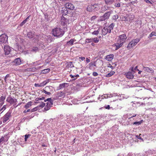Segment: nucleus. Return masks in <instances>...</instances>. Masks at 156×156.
<instances>
[{
    "instance_id": "obj_1",
    "label": "nucleus",
    "mask_w": 156,
    "mask_h": 156,
    "mask_svg": "<svg viewBox=\"0 0 156 156\" xmlns=\"http://www.w3.org/2000/svg\"><path fill=\"white\" fill-rule=\"evenodd\" d=\"M51 32L55 37H60L64 34V31L62 29L59 27H56L52 30Z\"/></svg>"
},
{
    "instance_id": "obj_2",
    "label": "nucleus",
    "mask_w": 156,
    "mask_h": 156,
    "mask_svg": "<svg viewBox=\"0 0 156 156\" xmlns=\"http://www.w3.org/2000/svg\"><path fill=\"white\" fill-rule=\"evenodd\" d=\"M65 8L64 9L62 10V12L63 13V15H66L68 11L67 10V9H68L71 10L74 9V7L73 5L70 3H67L65 4Z\"/></svg>"
},
{
    "instance_id": "obj_3",
    "label": "nucleus",
    "mask_w": 156,
    "mask_h": 156,
    "mask_svg": "<svg viewBox=\"0 0 156 156\" xmlns=\"http://www.w3.org/2000/svg\"><path fill=\"white\" fill-rule=\"evenodd\" d=\"M140 40V38H137L132 40V41L129 43L127 48L128 49H130L132 47L136 45Z\"/></svg>"
},
{
    "instance_id": "obj_4",
    "label": "nucleus",
    "mask_w": 156,
    "mask_h": 156,
    "mask_svg": "<svg viewBox=\"0 0 156 156\" xmlns=\"http://www.w3.org/2000/svg\"><path fill=\"white\" fill-rule=\"evenodd\" d=\"M8 36L5 34L0 36V44L3 45L8 44Z\"/></svg>"
},
{
    "instance_id": "obj_5",
    "label": "nucleus",
    "mask_w": 156,
    "mask_h": 156,
    "mask_svg": "<svg viewBox=\"0 0 156 156\" xmlns=\"http://www.w3.org/2000/svg\"><path fill=\"white\" fill-rule=\"evenodd\" d=\"M11 117V112L9 111L8 112L2 117L1 118V119L2 121L3 122V123H5L8 121Z\"/></svg>"
},
{
    "instance_id": "obj_6",
    "label": "nucleus",
    "mask_w": 156,
    "mask_h": 156,
    "mask_svg": "<svg viewBox=\"0 0 156 156\" xmlns=\"http://www.w3.org/2000/svg\"><path fill=\"white\" fill-rule=\"evenodd\" d=\"M48 101L47 103V105L45 106L44 109L45 110L47 111L50 109L52 105L53 101L51 98H48L46 100H44L45 101Z\"/></svg>"
},
{
    "instance_id": "obj_7",
    "label": "nucleus",
    "mask_w": 156,
    "mask_h": 156,
    "mask_svg": "<svg viewBox=\"0 0 156 156\" xmlns=\"http://www.w3.org/2000/svg\"><path fill=\"white\" fill-rule=\"evenodd\" d=\"M112 13V11H108L105 13L103 16L100 17L99 20L100 21H102L108 19Z\"/></svg>"
},
{
    "instance_id": "obj_8",
    "label": "nucleus",
    "mask_w": 156,
    "mask_h": 156,
    "mask_svg": "<svg viewBox=\"0 0 156 156\" xmlns=\"http://www.w3.org/2000/svg\"><path fill=\"white\" fill-rule=\"evenodd\" d=\"M99 9V6L98 4H94V5H90L88 6L87 10L89 12H92L93 10H97Z\"/></svg>"
},
{
    "instance_id": "obj_9",
    "label": "nucleus",
    "mask_w": 156,
    "mask_h": 156,
    "mask_svg": "<svg viewBox=\"0 0 156 156\" xmlns=\"http://www.w3.org/2000/svg\"><path fill=\"white\" fill-rule=\"evenodd\" d=\"M7 44L2 45V48H3L5 54L6 55H9L11 51V48Z\"/></svg>"
},
{
    "instance_id": "obj_10",
    "label": "nucleus",
    "mask_w": 156,
    "mask_h": 156,
    "mask_svg": "<svg viewBox=\"0 0 156 156\" xmlns=\"http://www.w3.org/2000/svg\"><path fill=\"white\" fill-rule=\"evenodd\" d=\"M124 20L127 21H130L133 20L134 18V15H126L124 16Z\"/></svg>"
},
{
    "instance_id": "obj_11",
    "label": "nucleus",
    "mask_w": 156,
    "mask_h": 156,
    "mask_svg": "<svg viewBox=\"0 0 156 156\" xmlns=\"http://www.w3.org/2000/svg\"><path fill=\"white\" fill-rule=\"evenodd\" d=\"M126 38L127 37L125 34H122L119 36L118 42H121L124 43Z\"/></svg>"
},
{
    "instance_id": "obj_12",
    "label": "nucleus",
    "mask_w": 156,
    "mask_h": 156,
    "mask_svg": "<svg viewBox=\"0 0 156 156\" xmlns=\"http://www.w3.org/2000/svg\"><path fill=\"white\" fill-rule=\"evenodd\" d=\"M56 96V99H57L62 98L64 97L65 95V94L63 91H60L57 93L55 95Z\"/></svg>"
},
{
    "instance_id": "obj_13",
    "label": "nucleus",
    "mask_w": 156,
    "mask_h": 156,
    "mask_svg": "<svg viewBox=\"0 0 156 156\" xmlns=\"http://www.w3.org/2000/svg\"><path fill=\"white\" fill-rule=\"evenodd\" d=\"M133 73L130 72L125 73L124 75L128 79H132L134 77Z\"/></svg>"
},
{
    "instance_id": "obj_14",
    "label": "nucleus",
    "mask_w": 156,
    "mask_h": 156,
    "mask_svg": "<svg viewBox=\"0 0 156 156\" xmlns=\"http://www.w3.org/2000/svg\"><path fill=\"white\" fill-rule=\"evenodd\" d=\"M6 101L10 103L11 104H15L16 102H17V99H13L11 97H8L7 98Z\"/></svg>"
},
{
    "instance_id": "obj_15",
    "label": "nucleus",
    "mask_w": 156,
    "mask_h": 156,
    "mask_svg": "<svg viewBox=\"0 0 156 156\" xmlns=\"http://www.w3.org/2000/svg\"><path fill=\"white\" fill-rule=\"evenodd\" d=\"M61 22V24L63 26H65L69 23L68 20L63 17L62 18Z\"/></svg>"
},
{
    "instance_id": "obj_16",
    "label": "nucleus",
    "mask_w": 156,
    "mask_h": 156,
    "mask_svg": "<svg viewBox=\"0 0 156 156\" xmlns=\"http://www.w3.org/2000/svg\"><path fill=\"white\" fill-rule=\"evenodd\" d=\"M14 64L16 65H19L21 63V59L20 58H17L15 59L13 62Z\"/></svg>"
},
{
    "instance_id": "obj_17",
    "label": "nucleus",
    "mask_w": 156,
    "mask_h": 156,
    "mask_svg": "<svg viewBox=\"0 0 156 156\" xmlns=\"http://www.w3.org/2000/svg\"><path fill=\"white\" fill-rule=\"evenodd\" d=\"M96 66L95 62H91L89 64V68L90 69L94 70L95 69V66Z\"/></svg>"
},
{
    "instance_id": "obj_18",
    "label": "nucleus",
    "mask_w": 156,
    "mask_h": 156,
    "mask_svg": "<svg viewBox=\"0 0 156 156\" xmlns=\"http://www.w3.org/2000/svg\"><path fill=\"white\" fill-rule=\"evenodd\" d=\"M81 87L82 86L80 85V84H78L75 86H73L72 87V89L73 90L77 91L80 90Z\"/></svg>"
},
{
    "instance_id": "obj_19",
    "label": "nucleus",
    "mask_w": 156,
    "mask_h": 156,
    "mask_svg": "<svg viewBox=\"0 0 156 156\" xmlns=\"http://www.w3.org/2000/svg\"><path fill=\"white\" fill-rule=\"evenodd\" d=\"M123 43L121 42H118L115 44V46H116L115 50H117L119 48L121 47L123 45Z\"/></svg>"
},
{
    "instance_id": "obj_20",
    "label": "nucleus",
    "mask_w": 156,
    "mask_h": 156,
    "mask_svg": "<svg viewBox=\"0 0 156 156\" xmlns=\"http://www.w3.org/2000/svg\"><path fill=\"white\" fill-rule=\"evenodd\" d=\"M114 55L113 54H110L106 56L105 58L108 61H111L113 59Z\"/></svg>"
},
{
    "instance_id": "obj_21",
    "label": "nucleus",
    "mask_w": 156,
    "mask_h": 156,
    "mask_svg": "<svg viewBox=\"0 0 156 156\" xmlns=\"http://www.w3.org/2000/svg\"><path fill=\"white\" fill-rule=\"evenodd\" d=\"M143 69L145 71L151 73L154 72L153 70L152 69L147 67H143Z\"/></svg>"
},
{
    "instance_id": "obj_22",
    "label": "nucleus",
    "mask_w": 156,
    "mask_h": 156,
    "mask_svg": "<svg viewBox=\"0 0 156 156\" xmlns=\"http://www.w3.org/2000/svg\"><path fill=\"white\" fill-rule=\"evenodd\" d=\"M68 84L66 83H63L59 84L58 87V90H60L62 88L65 87L66 86H68Z\"/></svg>"
},
{
    "instance_id": "obj_23",
    "label": "nucleus",
    "mask_w": 156,
    "mask_h": 156,
    "mask_svg": "<svg viewBox=\"0 0 156 156\" xmlns=\"http://www.w3.org/2000/svg\"><path fill=\"white\" fill-rule=\"evenodd\" d=\"M53 88L52 86H46V87L44 89L46 91H49L50 92L52 91L53 90Z\"/></svg>"
},
{
    "instance_id": "obj_24",
    "label": "nucleus",
    "mask_w": 156,
    "mask_h": 156,
    "mask_svg": "<svg viewBox=\"0 0 156 156\" xmlns=\"http://www.w3.org/2000/svg\"><path fill=\"white\" fill-rule=\"evenodd\" d=\"M107 28L106 27H104L102 29V34L103 35H105L108 33V31H107Z\"/></svg>"
},
{
    "instance_id": "obj_25",
    "label": "nucleus",
    "mask_w": 156,
    "mask_h": 156,
    "mask_svg": "<svg viewBox=\"0 0 156 156\" xmlns=\"http://www.w3.org/2000/svg\"><path fill=\"white\" fill-rule=\"evenodd\" d=\"M34 36V34L32 32H29L27 34V36L29 38H32Z\"/></svg>"
},
{
    "instance_id": "obj_26",
    "label": "nucleus",
    "mask_w": 156,
    "mask_h": 156,
    "mask_svg": "<svg viewBox=\"0 0 156 156\" xmlns=\"http://www.w3.org/2000/svg\"><path fill=\"white\" fill-rule=\"evenodd\" d=\"M69 76L71 78H73V80H75L77 79V78L79 77V75L78 74L73 75L70 74L69 75Z\"/></svg>"
},
{
    "instance_id": "obj_27",
    "label": "nucleus",
    "mask_w": 156,
    "mask_h": 156,
    "mask_svg": "<svg viewBox=\"0 0 156 156\" xmlns=\"http://www.w3.org/2000/svg\"><path fill=\"white\" fill-rule=\"evenodd\" d=\"M32 105V102L31 101L29 102L28 103L26 104L24 106V107L26 109L30 108Z\"/></svg>"
},
{
    "instance_id": "obj_28",
    "label": "nucleus",
    "mask_w": 156,
    "mask_h": 156,
    "mask_svg": "<svg viewBox=\"0 0 156 156\" xmlns=\"http://www.w3.org/2000/svg\"><path fill=\"white\" fill-rule=\"evenodd\" d=\"M50 81L49 79L46 80L42 82L41 83V87L44 86Z\"/></svg>"
},
{
    "instance_id": "obj_29",
    "label": "nucleus",
    "mask_w": 156,
    "mask_h": 156,
    "mask_svg": "<svg viewBox=\"0 0 156 156\" xmlns=\"http://www.w3.org/2000/svg\"><path fill=\"white\" fill-rule=\"evenodd\" d=\"M76 41L74 39H71L69 41L67 42L68 45H73L74 41Z\"/></svg>"
},
{
    "instance_id": "obj_30",
    "label": "nucleus",
    "mask_w": 156,
    "mask_h": 156,
    "mask_svg": "<svg viewBox=\"0 0 156 156\" xmlns=\"http://www.w3.org/2000/svg\"><path fill=\"white\" fill-rule=\"evenodd\" d=\"M40 103V104L38 106H37L38 107V108L39 107H40V108H43L45 105V104L44 102H38L37 103Z\"/></svg>"
},
{
    "instance_id": "obj_31",
    "label": "nucleus",
    "mask_w": 156,
    "mask_h": 156,
    "mask_svg": "<svg viewBox=\"0 0 156 156\" xmlns=\"http://www.w3.org/2000/svg\"><path fill=\"white\" fill-rule=\"evenodd\" d=\"M30 16H28L24 20H23L20 24V26H23L27 21L29 19Z\"/></svg>"
},
{
    "instance_id": "obj_32",
    "label": "nucleus",
    "mask_w": 156,
    "mask_h": 156,
    "mask_svg": "<svg viewBox=\"0 0 156 156\" xmlns=\"http://www.w3.org/2000/svg\"><path fill=\"white\" fill-rule=\"evenodd\" d=\"M115 73V72L114 71L111 72L110 73L107 74L105 76L107 77H109L110 76H111L113 75H114Z\"/></svg>"
},
{
    "instance_id": "obj_33",
    "label": "nucleus",
    "mask_w": 156,
    "mask_h": 156,
    "mask_svg": "<svg viewBox=\"0 0 156 156\" xmlns=\"http://www.w3.org/2000/svg\"><path fill=\"white\" fill-rule=\"evenodd\" d=\"M100 31V29H98L97 30L94 31L92 33L93 35H97L99 33Z\"/></svg>"
},
{
    "instance_id": "obj_34",
    "label": "nucleus",
    "mask_w": 156,
    "mask_h": 156,
    "mask_svg": "<svg viewBox=\"0 0 156 156\" xmlns=\"http://www.w3.org/2000/svg\"><path fill=\"white\" fill-rule=\"evenodd\" d=\"M50 69H44L42 71V72L43 73H48L50 71Z\"/></svg>"
},
{
    "instance_id": "obj_35",
    "label": "nucleus",
    "mask_w": 156,
    "mask_h": 156,
    "mask_svg": "<svg viewBox=\"0 0 156 156\" xmlns=\"http://www.w3.org/2000/svg\"><path fill=\"white\" fill-rule=\"evenodd\" d=\"M143 121V120H141L140 121L137 122H135L133 123V125H140L141 123Z\"/></svg>"
},
{
    "instance_id": "obj_36",
    "label": "nucleus",
    "mask_w": 156,
    "mask_h": 156,
    "mask_svg": "<svg viewBox=\"0 0 156 156\" xmlns=\"http://www.w3.org/2000/svg\"><path fill=\"white\" fill-rule=\"evenodd\" d=\"M113 1L112 0H105L106 3L107 4L110 5L112 4L113 2Z\"/></svg>"
},
{
    "instance_id": "obj_37",
    "label": "nucleus",
    "mask_w": 156,
    "mask_h": 156,
    "mask_svg": "<svg viewBox=\"0 0 156 156\" xmlns=\"http://www.w3.org/2000/svg\"><path fill=\"white\" fill-rule=\"evenodd\" d=\"M38 51V48L36 47H34L32 50H31V51L33 52H36L37 51Z\"/></svg>"
},
{
    "instance_id": "obj_38",
    "label": "nucleus",
    "mask_w": 156,
    "mask_h": 156,
    "mask_svg": "<svg viewBox=\"0 0 156 156\" xmlns=\"http://www.w3.org/2000/svg\"><path fill=\"white\" fill-rule=\"evenodd\" d=\"M5 99V97L3 96H2L0 98V102H4V101Z\"/></svg>"
},
{
    "instance_id": "obj_39",
    "label": "nucleus",
    "mask_w": 156,
    "mask_h": 156,
    "mask_svg": "<svg viewBox=\"0 0 156 156\" xmlns=\"http://www.w3.org/2000/svg\"><path fill=\"white\" fill-rule=\"evenodd\" d=\"M114 26V24L113 23H112L109 26L108 28L110 29L113 30Z\"/></svg>"
},
{
    "instance_id": "obj_40",
    "label": "nucleus",
    "mask_w": 156,
    "mask_h": 156,
    "mask_svg": "<svg viewBox=\"0 0 156 156\" xmlns=\"http://www.w3.org/2000/svg\"><path fill=\"white\" fill-rule=\"evenodd\" d=\"M72 62H70L68 63V66L69 67L72 68L74 67V66L72 64Z\"/></svg>"
},
{
    "instance_id": "obj_41",
    "label": "nucleus",
    "mask_w": 156,
    "mask_h": 156,
    "mask_svg": "<svg viewBox=\"0 0 156 156\" xmlns=\"http://www.w3.org/2000/svg\"><path fill=\"white\" fill-rule=\"evenodd\" d=\"M92 41H94L95 43H97L99 41V39L97 37L92 38Z\"/></svg>"
},
{
    "instance_id": "obj_42",
    "label": "nucleus",
    "mask_w": 156,
    "mask_h": 156,
    "mask_svg": "<svg viewBox=\"0 0 156 156\" xmlns=\"http://www.w3.org/2000/svg\"><path fill=\"white\" fill-rule=\"evenodd\" d=\"M38 106H37L36 107H35L34 108H33V109H32L31 110V112H34V111H35L37 110H38Z\"/></svg>"
},
{
    "instance_id": "obj_43",
    "label": "nucleus",
    "mask_w": 156,
    "mask_h": 156,
    "mask_svg": "<svg viewBox=\"0 0 156 156\" xmlns=\"http://www.w3.org/2000/svg\"><path fill=\"white\" fill-rule=\"evenodd\" d=\"M92 38H87L86 40V42L88 43L92 42Z\"/></svg>"
},
{
    "instance_id": "obj_44",
    "label": "nucleus",
    "mask_w": 156,
    "mask_h": 156,
    "mask_svg": "<svg viewBox=\"0 0 156 156\" xmlns=\"http://www.w3.org/2000/svg\"><path fill=\"white\" fill-rule=\"evenodd\" d=\"M45 38L47 39V42H50L51 41V39L50 36H47Z\"/></svg>"
},
{
    "instance_id": "obj_45",
    "label": "nucleus",
    "mask_w": 156,
    "mask_h": 156,
    "mask_svg": "<svg viewBox=\"0 0 156 156\" xmlns=\"http://www.w3.org/2000/svg\"><path fill=\"white\" fill-rule=\"evenodd\" d=\"M30 134H26L25 135V141H26L27 138L30 136Z\"/></svg>"
},
{
    "instance_id": "obj_46",
    "label": "nucleus",
    "mask_w": 156,
    "mask_h": 156,
    "mask_svg": "<svg viewBox=\"0 0 156 156\" xmlns=\"http://www.w3.org/2000/svg\"><path fill=\"white\" fill-rule=\"evenodd\" d=\"M114 6L116 7H119L120 6V4L119 2H117L115 3Z\"/></svg>"
},
{
    "instance_id": "obj_47",
    "label": "nucleus",
    "mask_w": 156,
    "mask_h": 156,
    "mask_svg": "<svg viewBox=\"0 0 156 156\" xmlns=\"http://www.w3.org/2000/svg\"><path fill=\"white\" fill-rule=\"evenodd\" d=\"M118 16L117 15H114L113 16L112 18L113 20H116L118 18Z\"/></svg>"
},
{
    "instance_id": "obj_48",
    "label": "nucleus",
    "mask_w": 156,
    "mask_h": 156,
    "mask_svg": "<svg viewBox=\"0 0 156 156\" xmlns=\"http://www.w3.org/2000/svg\"><path fill=\"white\" fill-rule=\"evenodd\" d=\"M43 92L44 93H45L46 94H47L48 95H50L51 94V92H49V91H47L44 89V91Z\"/></svg>"
},
{
    "instance_id": "obj_49",
    "label": "nucleus",
    "mask_w": 156,
    "mask_h": 156,
    "mask_svg": "<svg viewBox=\"0 0 156 156\" xmlns=\"http://www.w3.org/2000/svg\"><path fill=\"white\" fill-rule=\"evenodd\" d=\"M129 115V116H131L129 118V119H130L131 118H132L133 117H135L136 115V114H134L133 115L132 114H130Z\"/></svg>"
},
{
    "instance_id": "obj_50",
    "label": "nucleus",
    "mask_w": 156,
    "mask_h": 156,
    "mask_svg": "<svg viewBox=\"0 0 156 156\" xmlns=\"http://www.w3.org/2000/svg\"><path fill=\"white\" fill-rule=\"evenodd\" d=\"M129 70L131 71L130 72H132L134 74L135 72L134 71L133 67H131L130 69Z\"/></svg>"
},
{
    "instance_id": "obj_51",
    "label": "nucleus",
    "mask_w": 156,
    "mask_h": 156,
    "mask_svg": "<svg viewBox=\"0 0 156 156\" xmlns=\"http://www.w3.org/2000/svg\"><path fill=\"white\" fill-rule=\"evenodd\" d=\"M109 97L108 96V94H105L104 95L102 96V98H107Z\"/></svg>"
},
{
    "instance_id": "obj_52",
    "label": "nucleus",
    "mask_w": 156,
    "mask_h": 156,
    "mask_svg": "<svg viewBox=\"0 0 156 156\" xmlns=\"http://www.w3.org/2000/svg\"><path fill=\"white\" fill-rule=\"evenodd\" d=\"M94 76H96L98 75V73L96 72H94L92 74Z\"/></svg>"
},
{
    "instance_id": "obj_53",
    "label": "nucleus",
    "mask_w": 156,
    "mask_h": 156,
    "mask_svg": "<svg viewBox=\"0 0 156 156\" xmlns=\"http://www.w3.org/2000/svg\"><path fill=\"white\" fill-rule=\"evenodd\" d=\"M5 138L4 137L2 136L0 139V144H1V143L2 142V141H5Z\"/></svg>"
},
{
    "instance_id": "obj_54",
    "label": "nucleus",
    "mask_w": 156,
    "mask_h": 156,
    "mask_svg": "<svg viewBox=\"0 0 156 156\" xmlns=\"http://www.w3.org/2000/svg\"><path fill=\"white\" fill-rule=\"evenodd\" d=\"M34 86L36 87H41V83H40L39 84L35 83L34 84Z\"/></svg>"
},
{
    "instance_id": "obj_55",
    "label": "nucleus",
    "mask_w": 156,
    "mask_h": 156,
    "mask_svg": "<svg viewBox=\"0 0 156 156\" xmlns=\"http://www.w3.org/2000/svg\"><path fill=\"white\" fill-rule=\"evenodd\" d=\"M9 76V74H7L6 76L4 78V80L5 82H6L7 79Z\"/></svg>"
},
{
    "instance_id": "obj_56",
    "label": "nucleus",
    "mask_w": 156,
    "mask_h": 156,
    "mask_svg": "<svg viewBox=\"0 0 156 156\" xmlns=\"http://www.w3.org/2000/svg\"><path fill=\"white\" fill-rule=\"evenodd\" d=\"M97 18V16H92L91 18V20H95Z\"/></svg>"
},
{
    "instance_id": "obj_57",
    "label": "nucleus",
    "mask_w": 156,
    "mask_h": 156,
    "mask_svg": "<svg viewBox=\"0 0 156 156\" xmlns=\"http://www.w3.org/2000/svg\"><path fill=\"white\" fill-rule=\"evenodd\" d=\"M85 58L84 57H79V59H80L82 61H83L85 59Z\"/></svg>"
},
{
    "instance_id": "obj_58",
    "label": "nucleus",
    "mask_w": 156,
    "mask_h": 156,
    "mask_svg": "<svg viewBox=\"0 0 156 156\" xmlns=\"http://www.w3.org/2000/svg\"><path fill=\"white\" fill-rule=\"evenodd\" d=\"M29 117H24L23 119H22V120H23V121H25V120H28L29 119Z\"/></svg>"
},
{
    "instance_id": "obj_59",
    "label": "nucleus",
    "mask_w": 156,
    "mask_h": 156,
    "mask_svg": "<svg viewBox=\"0 0 156 156\" xmlns=\"http://www.w3.org/2000/svg\"><path fill=\"white\" fill-rule=\"evenodd\" d=\"M86 61L87 63H89V62H90V58H86Z\"/></svg>"
},
{
    "instance_id": "obj_60",
    "label": "nucleus",
    "mask_w": 156,
    "mask_h": 156,
    "mask_svg": "<svg viewBox=\"0 0 156 156\" xmlns=\"http://www.w3.org/2000/svg\"><path fill=\"white\" fill-rule=\"evenodd\" d=\"M153 32H152L149 35V37H152L153 36H154V34H153Z\"/></svg>"
},
{
    "instance_id": "obj_61",
    "label": "nucleus",
    "mask_w": 156,
    "mask_h": 156,
    "mask_svg": "<svg viewBox=\"0 0 156 156\" xmlns=\"http://www.w3.org/2000/svg\"><path fill=\"white\" fill-rule=\"evenodd\" d=\"M145 1L147 3L152 4L151 2L149 0H145Z\"/></svg>"
},
{
    "instance_id": "obj_62",
    "label": "nucleus",
    "mask_w": 156,
    "mask_h": 156,
    "mask_svg": "<svg viewBox=\"0 0 156 156\" xmlns=\"http://www.w3.org/2000/svg\"><path fill=\"white\" fill-rule=\"evenodd\" d=\"M77 2H83L85 0H75Z\"/></svg>"
},
{
    "instance_id": "obj_63",
    "label": "nucleus",
    "mask_w": 156,
    "mask_h": 156,
    "mask_svg": "<svg viewBox=\"0 0 156 156\" xmlns=\"http://www.w3.org/2000/svg\"><path fill=\"white\" fill-rule=\"evenodd\" d=\"M32 69H33L32 68H31L27 69V71H32Z\"/></svg>"
},
{
    "instance_id": "obj_64",
    "label": "nucleus",
    "mask_w": 156,
    "mask_h": 156,
    "mask_svg": "<svg viewBox=\"0 0 156 156\" xmlns=\"http://www.w3.org/2000/svg\"><path fill=\"white\" fill-rule=\"evenodd\" d=\"M105 107L106 109H109L110 108V106L109 105H108L106 106H105Z\"/></svg>"
}]
</instances>
